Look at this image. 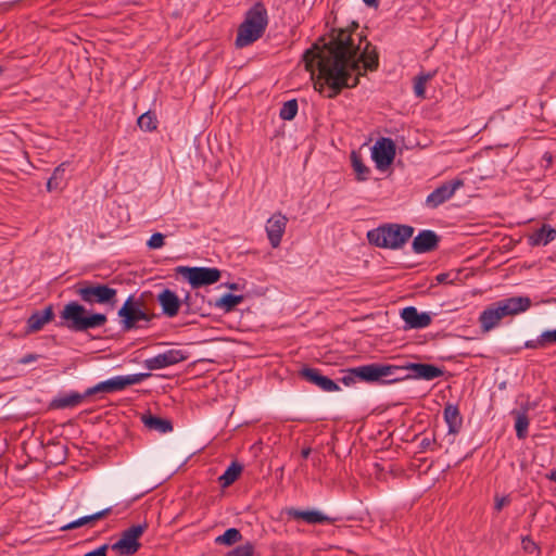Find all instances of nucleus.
Here are the masks:
<instances>
[{
    "label": "nucleus",
    "mask_w": 556,
    "mask_h": 556,
    "mask_svg": "<svg viewBox=\"0 0 556 556\" xmlns=\"http://www.w3.org/2000/svg\"><path fill=\"white\" fill-rule=\"evenodd\" d=\"M359 42L354 43L352 30L349 28L332 29L330 40L320 38L302 56L305 70L309 72L314 89L328 99L340 94L344 88L358 85L362 75L361 63L365 71L375 72L379 67L377 48L367 41L366 36H358Z\"/></svg>",
    "instance_id": "1"
},
{
    "label": "nucleus",
    "mask_w": 556,
    "mask_h": 556,
    "mask_svg": "<svg viewBox=\"0 0 556 556\" xmlns=\"http://www.w3.org/2000/svg\"><path fill=\"white\" fill-rule=\"evenodd\" d=\"M268 25V13L265 4L255 2L245 13L243 22L239 25L235 45L244 48L260 39Z\"/></svg>",
    "instance_id": "2"
},
{
    "label": "nucleus",
    "mask_w": 556,
    "mask_h": 556,
    "mask_svg": "<svg viewBox=\"0 0 556 556\" xmlns=\"http://www.w3.org/2000/svg\"><path fill=\"white\" fill-rule=\"evenodd\" d=\"M60 317L61 326L74 332H85L90 329L102 327L106 324L108 317L102 313H89L85 306L77 301H71L64 305Z\"/></svg>",
    "instance_id": "3"
},
{
    "label": "nucleus",
    "mask_w": 556,
    "mask_h": 556,
    "mask_svg": "<svg viewBox=\"0 0 556 556\" xmlns=\"http://www.w3.org/2000/svg\"><path fill=\"white\" fill-rule=\"evenodd\" d=\"M414 227L395 223H387L370 229L366 233L369 244L389 250H399L412 238Z\"/></svg>",
    "instance_id": "4"
},
{
    "label": "nucleus",
    "mask_w": 556,
    "mask_h": 556,
    "mask_svg": "<svg viewBox=\"0 0 556 556\" xmlns=\"http://www.w3.org/2000/svg\"><path fill=\"white\" fill-rule=\"evenodd\" d=\"M75 293L89 305H108L114 307L117 303V290L103 283L81 281L75 286Z\"/></svg>",
    "instance_id": "5"
},
{
    "label": "nucleus",
    "mask_w": 556,
    "mask_h": 556,
    "mask_svg": "<svg viewBox=\"0 0 556 556\" xmlns=\"http://www.w3.org/2000/svg\"><path fill=\"white\" fill-rule=\"evenodd\" d=\"M121 318L122 328L124 331L138 328L137 323L144 320L151 321L152 317L142 309V303L136 300L134 295H129L122 307L117 312Z\"/></svg>",
    "instance_id": "6"
},
{
    "label": "nucleus",
    "mask_w": 556,
    "mask_h": 556,
    "mask_svg": "<svg viewBox=\"0 0 556 556\" xmlns=\"http://www.w3.org/2000/svg\"><path fill=\"white\" fill-rule=\"evenodd\" d=\"M176 271L182 275L192 288L213 285L222 277V271L215 267L178 266Z\"/></svg>",
    "instance_id": "7"
},
{
    "label": "nucleus",
    "mask_w": 556,
    "mask_h": 556,
    "mask_svg": "<svg viewBox=\"0 0 556 556\" xmlns=\"http://www.w3.org/2000/svg\"><path fill=\"white\" fill-rule=\"evenodd\" d=\"M148 525H135L124 530L121 534V539L115 542L111 548L116 551L121 556H132L141 547L139 538L147 530Z\"/></svg>",
    "instance_id": "8"
},
{
    "label": "nucleus",
    "mask_w": 556,
    "mask_h": 556,
    "mask_svg": "<svg viewBox=\"0 0 556 556\" xmlns=\"http://www.w3.org/2000/svg\"><path fill=\"white\" fill-rule=\"evenodd\" d=\"M395 156V144L390 138H381L376 141L371 149V157L376 167L380 170L388 168Z\"/></svg>",
    "instance_id": "9"
},
{
    "label": "nucleus",
    "mask_w": 556,
    "mask_h": 556,
    "mask_svg": "<svg viewBox=\"0 0 556 556\" xmlns=\"http://www.w3.org/2000/svg\"><path fill=\"white\" fill-rule=\"evenodd\" d=\"M464 186L462 179H453L445 181L438 188H435L426 199V205L430 208H437L441 204L448 201L455 193V191Z\"/></svg>",
    "instance_id": "10"
},
{
    "label": "nucleus",
    "mask_w": 556,
    "mask_h": 556,
    "mask_svg": "<svg viewBox=\"0 0 556 556\" xmlns=\"http://www.w3.org/2000/svg\"><path fill=\"white\" fill-rule=\"evenodd\" d=\"M187 357L181 350H168L144 361V367L149 370L165 368L185 361Z\"/></svg>",
    "instance_id": "11"
},
{
    "label": "nucleus",
    "mask_w": 556,
    "mask_h": 556,
    "mask_svg": "<svg viewBox=\"0 0 556 556\" xmlns=\"http://www.w3.org/2000/svg\"><path fill=\"white\" fill-rule=\"evenodd\" d=\"M288 218L280 212L275 213L266 223V233L271 248L280 245L282 236L286 231Z\"/></svg>",
    "instance_id": "12"
},
{
    "label": "nucleus",
    "mask_w": 556,
    "mask_h": 556,
    "mask_svg": "<svg viewBox=\"0 0 556 556\" xmlns=\"http://www.w3.org/2000/svg\"><path fill=\"white\" fill-rule=\"evenodd\" d=\"M299 376L304 380L317 386L323 391L336 392L340 390V387L332 379L321 375L320 370L312 367H303L299 371Z\"/></svg>",
    "instance_id": "13"
},
{
    "label": "nucleus",
    "mask_w": 556,
    "mask_h": 556,
    "mask_svg": "<svg viewBox=\"0 0 556 556\" xmlns=\"http://www.w3.org/2000/svg\"><path fill=\"white\" fill-rule=\"evenodd\" d=\"M405 368L406 372L412 371V374H409V379H422L430 381L444 375V370L442 368L432 364L406 363Z\"/></svg>",
    "instance_id": "14"
},
{
    "label": "nucleus",
    "mask_w": 556,
    "mask_h": 556,
    "mask_svg": "<svg viewBox=\"0 0 556 556\" xmlns=\"http://www.w3.org/2000/svg\"><path fill=\"white\" fill-rule=\"evenodd\" d=\"M378 381L380 384H390L405 379H409V372H406L405 365L397 366L391 364L378 363Z\"/></svg>",
    "instance_id": "15"
},
{
    "label": "nucleus",
    "mask_w": 556,
    "mask_h": 556,
    "mask_svg": "<svg viewBox=\"0 0 556 556\" xmlns=\"http://www.w3.org/2000/svg\"><path fill=\"white\" fill-rule=\"evenodd\" d=\"M440 242V237L433 230H421L414 238L412 250L416 254H424L434 251Z\"/></svg>",
    "instance_id": "16"
},
{
    "label": "nucleus",
    "mask_w": 556,
    "mask_h": 556,
    "mask_svg": "<svg viewBox=\"0 0 556 556\" xmlns=\"http://www.w3.org/2000/svg\"><path fill=\"white\" fill-rule=\"evenodd\" d=\"M504 316H513L528 311L531 306L529 296H511L496 302Z\"/></svg>",
    "instance_id": "17"
},
{
    "label": "nucleus",
    "mask_w": 556,
    "mask_h": 556,
    "mask_svg": "<svg viewBox=\"0 0 556 556\" xmlns=\"http://www.w3.org/2000/svg\"><path fill=\"white\" fill-rule=\"evenodd\" d=\"M401 317L410 329H422L431 324V315L429 313H419L415 306L404 307Z\"/></svg>",
    "instance_id": "18"
},
{
    "label": "nucleus",
    "mask_w": 556,
    "mask_h": 556,
    "mask_svg": "<svg viewBox=\"0 0 556 556\" xmlns=\"http://www.w3.org/2000/svg\"><path fill=\"white\" fill-rule=\"evenodd\" d=\"M156 300L162 308V313L169 318L176 316L181 307L180 299L170 289H164L160 292Z\"/></svg>",
    "instance_id": "19"
},
{
    "label": "nucleus",
    "mask_w": 556,
    "mask_h": 556,
    "mask_svg": "<svg viewBox=\"0 0 556 556\" xmlns=\"http://www.w3.org/2000/svg\"><path fill=\"white\" fill-rule=\"evenodd\" d=\"M287 515L294 520H303L308 525L332 522L334 520L321 511L315 509L301 510L298 508H289L287 509Z\"/></svg>",
    "instance_id": "20"
},
{
    "label": "nucleus",
    "mask_w": 556,
    "mask_h": 556,
    "mask_svg": "<svg viewBox=\"0 0 556 556\" xmlns=\"http://www.w3.org/2000/svg\"><path fill=\"white\" fill-rule=\"evenodd\" d=\"M54 318L52 305L47 306L42 311H35L26 321L27 332L33 333L41 330L43 326Z\"/></svg>",
    "instance_id": "21"
},
{
    "label": "nucleus",
    "mask_w": 556,
    "mask_h": 556,
    "mask_svg": "<svg viewBox=\"0 0 556 556\" xmlns=\"http://www.w3.org/2000/svg\"><path fill=\"white\" fill-rule=\"evenodd\" d=\"M504 317L505 316L503 313H501V309L496 302L486 307L479 316V323L482 332H489L490 330L495 328L498 325L500 320Z\"/></svg>",
    "instance_id": "22"
},
{
    "label": "nucleus",
    "mask_w": 556,
    "mask_h": 556,
    "mask_svg": "<svg viewBox=\"0 0 556 556\" xmlns=\"http://www.w3.org/2000/svg\"><path fill=\"white\" fill-rule=\"evenodd\" d=\"M83 403V396L79 392L72 391L70 393H62L54 397L50 403L52 409L73 408Z\"/></svg>",
    "instance_id": "23"
},
{
    "label": "nucleus",
    "mask_w": 556,
    "mask_h": 556,
    "mask_svg": "<svg viewBox=\"0 0 556 556\" xmlns=\"http://www.w3.org/2000/svg\"><path fill=\"white\" fill-rule=\"evenodd\" d=\"M444 419L448 427V433L457 434L463 426V417L458 406L447 403L444 407Z\"/></svg>",
    "instance_id": "24"
},
{
    "label": "nucleus",
    "mask_w": 556,
    "mask_h": 556,
    "mask_svg": "<svg viewBox=\"0 0 556 556\" xmlns=\"http://www.w3.org/2000/svg\"><path fill=\"white\" fill-rule=\"evenodd\" d=\"M141 421L149 430H154L160 433H167L173 431V424L169 419L161 418L152 414H143Z\"/></svg>",
    "instance_id": "25"
},
{
    "label": "nucleus",
    "mask_w": 556,
    "mask_h": 556,
    "mask_svg": "<svg viewBox=\"0 0 556 556\" xmlns=\"http://www.w3.org/2000/svg\"><path fill=\"white\" fill-rule=\"evenodd\" d=\"M378 370V363H371L354 367L353 375L357 378V380L367 383H377L378 375L380 372Z\"/></svg>",
    "instance_id": "26"
},
{
    "label": "nucleus",
    "mask_w": 556,
    "mask_h": 556,
    "mask_svg": "<svg viewBox=\"0 0 556 556\" xmlns=\"http://www.w3.org/2000/svg\"><path fill=\"white\" fill-rule=\"evenodd\" d=\"M556 238V229L548 225H543L530 237V243L532 245H546Z\"/></svg>",
    "instance_id": "27"
},
{
    "label": "nucleus",
    "mask_w": 556,
    "mask_h": 556,
    "mask_svg": "<svg viewBox=\"0 0 556 556\" xmlns=\"http://www.w3.org/2000/svg\"><path fill=\"white\" fill-rule=\"evenodd\" d=\"M67 163H61L59 166H56L51 175V177L47 181V190L49 192L58 191L63 188V185L65 182V168Z\"/></svg>",
    "instance_id": "28"
},
{
    "label": "nucleus",
    "mask_w": 556,
    "mask_h": 556,
    "mask_svg": "<svg viewBox=\"0 0 556 556\" xmlns=\"http://www.w3.org/2000/svg\"><path fill=\"white\" fill-rule=\"evenodd\" d=\"M243 466L241 464L232 462L218 479L222 486L227 488L231 485L239 478Z\"/></svg>",
    "instance_id": "29"
},
{
    "label": "nucleus",
    "mask_w": 556,
    "mask_h": 556,
    "mask_svg": "<svg viewBox=\"0 0 556 556\" xmlns=\"http://www.w3.org/2000/svg\"><path fill=\"white\" fill-rule=\"evenodd\" d=\"M242 540V534L237 528L227 529L222 535L215 539L218 545L231 546Z\"/></svg>",
    "instance_id": "30"
},
{
    "label": "nucleus",
    "mask_w": 556,
    "mask_h": 556,
    "mask_svg": "<svg viewBox=\"0 0 556 556\" xmlns=\"http://www.w3.org/2000/svg\"><path fill=\"white\" fill-rule=\"evenodd\" d=\"M351 161L353 169L356 173V179L358 181L367 180L370 169L363 163L361 156L354 151L351 153Z\"/></svg>",
    "instance_id": "31"
},
{
    "label": "nucleus",
    "mask_w": 556,
    "mask_h": 556,
    "mask_svg": "<svg viewBox=\"0 0 556 556\" xmlns=\"http://www.w3.org/2000/svg\"><path fill=\"white\" fill-rule=\"evenodd\" d=\"M243 300V295L226 293L216 302V306L223 308L226 313H228L231 312Z\"/></svg>",
    "instance_id": "32"
},
{
    "label": "nucleus",
    "mask_w": 556,
    "mask_h": 556,
    "mask_svg": "<svg viewBox=\"0 0 556 556\" xmlns=\"http://www.w3.org/2000/svg\"><path fill=\"white\" fill-rule=\"evenodd\" d=\"M157 118L155 113L151 111H147L143 114H141L138 119L137 124L139 128L143 131H153L157 128Z\"/></svg>",
    "instance_id": "33"
},
{
    "label": "nucleus",
    "mask_w": 556,
    "mask_h": 556,
    "mask_svg": "<svg viewBox=\"0 0 556 556\" xmlns=\"http://www.w3.org/2000/svg\"><path fill=\"white\" fill-rule=\"evenodd\" d=\"M529 417L526 412L518 413L515 420V430L518 439H526L528 435Z\"/></svg>",
    "instance_id": "34"
},
{
    "label": "nucleus",
    "mask_w": 556,
    "mask_h": 556,
    "mask_svg": "<svg viewBox=\"0 0 556 556\" xmlns=\"http://www.w3.org/2000/svg\"><path fill=\"white\" fill-rule=\"evenodd\" d=\"M198 300H203V296H201L199 293H195L192 295L191 293L187 292L185 298L182 300H180L181 306L185 307L184 313L185 314L200 313V308L197 305Z\"/></svg>",
    "instance_id": "35"
},
{
    "label": "nucleus",
    "mask_w": 556,
    "mask_h": 556,
    "mask_svg": "<svg viewBox=\"0 0 556 556\" xmlns=\"http://www.w3.org/2000/svg\"><path fill=\"white\" fill-rule=\"evenodd\" d=\"M298 101L296 99H291L283 103L282 108L280 109L279 116L283 121H292L296 113H298Z\"/></svg>",
    "instance_id": "36"
},
{
    "label": "nucleus",
    "mask_w": 556,
    "mask_h": 556,
    "mask_svg": "<svg viewBox=\"0 0 556 556\" xmlns=\"http://www.w3.org/2000/svg\"><path fill=\"white\" fill-rule=\"evenodd\" d=\"M98 387L101 394L123 391L118 376L99 382Z\"/></svg>",
    "instance_id": "37"
},
{
    "label": "nucleus",
    "mask_w": 556,
    "mask_h": 556,
    "mask_svg": "<svg viewBox=\"0 0 556 556\" xmlns=\"http://www.w3.org/2000/svg\"><path fill=\"white\" fill-rule=\"evenodd\" d=\"M434 76V73L420 74L415 78L414 92L418 98H425L426 84Z\"/></svg>",
    "instance_id": "38"
},
{
    "label": "nucleus",
    "mask_w": 556,
    "mask_h": 556,
    "mask_svg": "<svg viewBox=\"0 0 556 556\" xmlns=\"http://www.w3.org/2000/svg\"><path fill=\"white\" fill-rule=\"evenodd\" d=\"M150 376H151L150 372H138V374H132V375H127V376H118V377H119V381L122 384V389L124 390L129 386H132V384H136V383H139V382L146 380Z\"/></svg>",
    "instance_id": "39"
},
{
    "label": "nucleus",
    "mask_w": 556,
    "mask_h": 556,
    "mask_svg": "<svg viewBox=\"0 0 556 556\" xmlns=\"http://www.w3.org/2000/svg\"><path fill=\"white\" fill-rule=\"evenodd\" d=\"M255 546L252 542H247L242 545L235 547L225 554V556H253Z\"/></svg>",
    "instance_id": "40"
},
{
    "label": "nucleus",
    "mask_w": 556,
    "mask_h": 556,
    "mask_svg": "<svg viewBox=\"0 0 556 556\" xmlns=\"http://www.w3.org/2000/svg\"><path fill=\"white\" fill-rule=\"evenodd\" d=\"M91 522V519H90V516H84V517H80L63 527H61V530L62 531H68V530H73V529H76V528H79V527H83L85 525H89Z\"/></svg>",
    "instance_id": "41"
},
{
    "label": "nucleus",
    "mask_w": 556,
    "mask_h": 556,
    "mask_svg": "<svg viewBox=\"0 0 556 556\" xmlns=\"http://www.w3.org/2000/svg\"><path fill=\"white\" fill-rule=\"evenodd\" d=\"M164 235L161 232L153 233L147 242L149 249L155 250L164 245Z\"/></svg>",
    "instance_id": "42"
},
{
    "label": "nucleus",
    "mask_w": 556,
    "mask_h": 556,
    "mask_svg": "<svg viewBox=\"0 0 556 556\" xmlns=\"http://www.w3.org/2000/svg\"><path fill=\"white\" fill-rule=\"evenodd\" d=\"M353 371H354V367L353 368H349L346 370H344V375L343 377L340 379V381L344 384V386H351L353 383H355L357 381V378L353 375Z\"/></svg>",
    "instance_id": "43"
},
{
    "label": "nucleus",
    "mask_w": 556,
    "mask_h": 556,
    "mask_svg": "<svg viewBox=\"0 0 556 556\" xmlns=\"http://www.w3.org/2000/svg\"><path fill=\"white\" fill-rule=\"evenodd\" d=\"M527 349H544L546 348L542 333L535 340H529L525 343Z\"/></svg>",
    "instance_id": "44"
},
{
    "label": "nucleus",
    "mask_w": 556,
    "mask_h": 556,
    "mask_svg": "<svg viewBox=\"0 0 556 556\" xmlns=\"http://www.w3.org/2000/svg\"><path fill=\"white\" fill-rule=\"evenodd\" d=\"M435 444V438L432 437H425L420 440L419 442V445H418V448H419V452H426L427 450L431 448V446Z\"/></svg>",
    "instance_id": "45"
},
{
    "label": "nucleus",
    "mask_w": 556,
    "mask_h": 556,
    "mask_svg": "<svg viewBox=\"0 0 556 556\" xmlns=\"http://www.w3.org/2000/svg\"><path fill=\"white\" fill-rule=\"evenodd\" d=\"M522 548L528 553H533L538 549V545L529 536L522 539Z\"/></svg>",
    "instance_id": "46"
},
{
    "label": "nucleus",
    "mask_w": 556,
    "mask_h": 556,
    "mask_svg": "<svg viewBox=\"0 0 556 556\" xmlns=\"http://www.w3.org/2000/svg\"><path fill=\"white\" fill-rule=\"evenodd\" d=\"M542 339H544L546 346L551 343H556V329L546 330V331L542 332Z\"/></svg>",
    "instance_id": "47"
},
{
    "label": "nucleus",
    "mask_w": 556,
    "mask_h": 556,
    "mask_svg": "<svg viewBox=\"0 0 556 556\" xmlns=\"http://www.w3.org/2000/svg\"><path fill=\"white\" fill-rule=\"evenodd\" d=\"M109 548V544H103L99 546L98 548L86 553L84 556H106V552Z\"/></svg>",
    "instance_id": "48"
},
{
    "label": "nucleus",
    "mask_w": 556,
    "mask_h": 556,
    "mask_svg": "<svg viewBox=\"0 0 556 556\" xmlns=\"http://www.w3.org/2000/svg\"><path fill=\"white\" fill-rule=\"evenodd\" d=\"M101 394L98 383L93 387L88 388L84 393H80V396H83V402L87 399L91 397L92 395Z\"/></svg>",
    "instance_id": "49"
},
{
    "label": "nucleus",
    "mask_w": 556,
    "mask_h": 556,
    "mask_svg": "<svg viewBox=\"0 0 556 556\" xmlns=\"http://www.w3.org/2000/svg\"><path fill=\"white\" fill-rule=\"evenodd\" d=\"M111 511H112V507H106L100 511L89 515L91 522L106 517L109 514H111Z\"/></svg>",
    "instance_id": "50"
},
{
    "label": "nucleus",
    "mask_w": 556,
    "mask_h": 556,
    "mask_svg": "<svg viewBox=\"0 0 556 556\" xmlns=\"http://www.w3.org/2000/svg\"><path fill=\"white\" fill-rule=\"evenodd\" d=\"M509 503V498L508 496H502V497H496L495 500V509L497 511H500L505 505H507Z\"/></svg>",
    "instance_id": "51"
},
{
    "label": "nucleus",
    "mask_w": 556,
    "mask_h": 556,
    "mask_svg": "<svg viewBox=\"0 0 556 556\" xmlns=\"http://www.w3.org/2000/svg\"><path fill=\"white\" fill-rule=\"evenodd\" d=\"M37 358H38V355H37V354H31V353H30V354H26V355H24V356L20 359V364H24V365H26V364H29V363H31V362L37 361Z\"/></svg>",
    "instance_id": "52"
},
{
    "label": "nucleus",
    "mask_w": 556,
    "mask_h": 556,
    "mask_svg": "<svg viewBox=\"0 0 556 556\" xmlns=\"http://www.w3.org/2000/svg\"><path fill=\"white\" fill-rule=\"evenodd\" d=\"M542 159L544 162H546V166L551 165L554 161V156L551 152H545Z\"/></svg>",
    "instance_id": "53"
},
{
    "label": "nucleus",
    "mask_w": 556,
    "mask_h": 556,
    "mask_svg": "<svg viewBox=\"0 0 556 556\" xmlns=\"http://www.w3.org/2000/svg\"><path fill=\"white\" fill-rule=\"evenodd\" d=\"M364 3L368 7L378 8V0H363Z\"/></svg>",
    "instance_id": "54"
},
{
    "label": "nucleus",
    "mask_w": 556,
    "mask_h": 556,
    "mask_svg": "<svg viewBox=\"0 0 556 556\" xmlns=\"http://www.w3.org/2000/svg\"><path fill=\"white\" fill-rule=\"evenodd\" d=\"M311 451H312V450H311L309 447L303 448V450L301 451V455H302V457H303V458H307V457L309 456V454H311Z\"/></svg>",
    "instance_id": "55"
},
{
    "label": "nucleus",
    "mask_w": 556,
    "mask_h": 556,
    "mask_svg": "<svg viewBox=\"0 0 556 556\" xmlns=\"http://www.w3.org/2000/svg\"><path fill=\"white\" fill-rule=\"evenodd\" d=\"M448 275L447 274H440L437 276V280L439 282H444L446 279H447Z\"/></svg>",
    "instance_id": "56"
},
{
    "label": "nucleus",
    "mask_w": 556,
    "mask_h": 556,
    "mask_svg": "<svg viewBox=\"0 0 556 556\" xmlns=\"http://www.w3.org/2000/svg\"><path fill=\"white\" fill-rule=\"evenodd\" d=\"M227 287H228L230 290H239V289H240L239 285H238V283H235V282H233V283H229V285H227Z\"/></svg>",
    "instance_id": "57"
},
{
    "label": "nucleus",
    "mask_w": 556,
    "mask_h": 556,
    "mask_svg": "<svg viewBox=\"0 0 556 556\" xmlns=\"http://www.w3.org/2000/svg\"><path fill=\"white\" fill-rule=\"evenodd\" d=\"M548 478L552 480V481H555L556 482V469L551 471Z\"/></svg>",
    "instance_id": "58"
},
{
    "label": "nucleus",
    "mask_w": 556,
    "mask_h": 556,
    "mask_svg": "<svg viewBox=\"0 0 556 556\" xmlns=\"http://www.w3.org/2000/svg\"><path fill=\"white\" fill-rule=\"evenodd\" d=\"M352 25H353V27H354V28H357V27H358V24H357V23H355V22H353V23H352Z\"/></svg>",
    "instance_id": "59"
},
{
    "label": "nucleus",
    "mask_w": 556,
    "mask_h": 556,
    "mask_svg": "<svg viewBox=\"0 0 556 556\" xmlns=\"http://www.w3.org/2000/svg\"><path fill=\"white\" fill-rule=\"evenodd\" d=\"M4 72V68L0 66V75Z\"/></svg>",
    "instance_id": "60"
},
{
    "label": "nucleus",
    "mask_w": 556,
    "mask_h": 556,
    "mask_svg": "<svg viewBox=\"0 0 556 556\" xmlns=\"http://www.w3.org/2000/svg\"><path fill=\"white\" fill-rule=\"evenodd\" d=\"M154 488H155V485L154 486H150V489H148L146 492H149V491L153 490Z\"/></svg>",
    "instance_id": "61"
}]
</instances>
